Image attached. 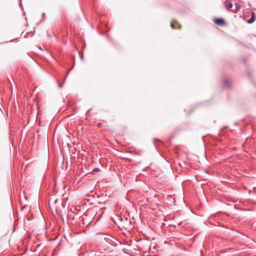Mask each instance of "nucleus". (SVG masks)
Returning a JSON list of instances; mask_svg holds the SVG:
<instances>
[{"mask_svg":"<svg viewBox=\"0 0 256 256\" xmlns=\"http://www.w3.org/2000/svg\"><path fill=\"white\" fill-rule=\"evenodd\" d=\"M225 6L228 10L231 11L234 14L236 13L240 8V4L234 0H226L225 2Z\"/></svg>","mask_w":256,"mask_h":256,"instance_id":"obj_1","label":"nucleus"},{"mask_svg":"<svg viewBox=\"0 0 256 256\" xmlns=\"http://www.w3.org/2000/svg\"><path fill=\"white\" fill-rule=\"evenodd\" d=\"M214 22L216 24L223 26L225 24V21L222 18H216L214 20Z\"/></svg>","mask_w":256,"mask_h":256,"instance_id":"obj_2","label":"nucleus"},{"mask_svg":"<svg viewBox=\"0 0 256 256\" xmlns=\"http://www.w3.org/2000/svg\"><path fill=\"white\" fill-rule=\"evenodd\" d=\"M255 20H256V18H251L250 19H249V20L247 21V22H248V24H252V23L253 22H254Z\"/></svg>","mask_w":256,"mask_h":256,"instance_id":"obj_3","label":"nucleus"},{"mask_svg":"<svg viewBox=\"0 0 256 256\" xmlns=\"http://www.w3.org/2000/svg\"><path fill=\"white\" fill-rule=\"evenodd\" d=\"M251 18H255V14L254 12L252 13Z\"/></svg>","mask_w":256,"mask_h":256,"instance_id":"obj_4","label":"nucleus"},{"mask_svg":"<svg viewBox=\"0 0 256 256\" xmlns=\"http://www.w3.org/2000/svg\"><path fill=\"white\" fill-rule=\"evenodd\" d=\"M94 172H98L100 171V169L98 168H95L94 170Z\"/></svg>","mask_w":256,"mask_h":256,"instance_id":"obj_5","label":"nucleus"},{"mask_svg":"<svg viewBox=\"0 0 256 256\" xmlns=\"http://www.w3.org/2000/svg\"><path fill=\"white\" fill-rule=\"evenodd\" d=\"M171 26L172 28H175L174 27V24L173 23H172L171 24Z\"/></svg>","mask_w":256,"mask_h":256,"instance_id":"obj_6","label":"nucleus"},{"mask_svg":"<svg viewBox=\"0 0 256 256\" xmlns=\"http://www.w3.org/2000/svg\"><path fill=\"white\" fill-rule=\"evenodd\" d=\"M59 86H60V88H62V84H60V85H59Z\"/></svg>","mask_w":256,"mask_h":256,"instance_id":"obj_7","label":"nucleus"}]
</instances>
